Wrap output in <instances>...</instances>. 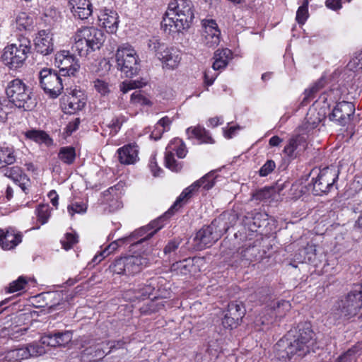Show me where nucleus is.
I'll return each instance as SVG.
<instances>
[{"label": "nucleus", "instance_id": "1", "mask_svg": "<svg viewBox=\"0 0 362 362\" xmlns=\"http://www.w3.org/2000/svg\"><path fill=\"white\" fill-rule=\"evenodd\" d=\"M315 333L309 322L300 323L296 334L279 339L274 346L276 356L282 360H298L315 352Z\"/></svg>", "mask_w": 362, "mask_h": 362}, {"label": "nucleus", "instance_id": "2", "mask_svg": "<svg viewBox=\"0 0 362 362\" xmlns=\"http://www.w3.org/2000/svg\"><path fill=\"white\" fill-rule=\"evenodd\" d=\"M192 8L193 4L190 0H174L170 2L161 23L163 30L170 34L189 28L194 18Z\"/></svg>", "mask_w": 362, "mask_h": 362}, {"label": "nucleus", "instance_id": "3", "mask_svg": "<svg viewBox=\"0 0 362 362\" xmlns=\"http://www.w3.org/2000/svg\"><path fill=\"white\" fill-rule=\"evenodd\" d=\"M362 307V285L357 284L346 295L341 296L333 305L330 317L335 322L347 320L356 316Z\"/></svg>", "mask_w": 362, "mask_h": 362}, {"label": "nucleus", "instance_id": "4", "mask_svg": "<svg viewBox=\"0 0 362 362\" xmlns=\"http://www.w3.org/2000/svg\"><path fill=\"white\" fill-rule=\"evenodd\" d=\"M72 39V52L81 57H86L101 47L105 42V34L94 27H82L76 30Z\"/></svg>", "mask_w": 362, "mask_h": 362}, {"label": "nucleus", "instance_id": "5", "mask_svg": "<svg viewBox=\"0 0 362 362\" xmlns=\"http://www.w3.org/2000/svg\"><path fill=\"white\" fill-rule=\"evenodd\" d=\"M339 170L334 166L326 167L318 170L315 177H312L310 187L315 196H322L336 188L335 184L339 177Z\"/></svg>", "mask_w": 362, "mask_h": 362}, {"label": "nucleus", "instance_id": "6", "mask_svg": "<svg viewBox=\"0 0 362 362\" xmlns=\"http://www.w3.org/2000/svg\"><path fill=\"white\" fill-rule=\"evenodd\" d=\"M115 59L117 69L127 77H132L139 72L140 66L138 56L131 45H120L117 49Z\"/></svg>", "mask_w": 362, "mask_h": 362}, {"label": "nucleus", "instance_id": "7", "mask_svg": "<svg viewBox=\"0 0 362 362\" xmlns=\"http://www.w3.org/2000/svg\"><path fill=\"white\" fill-rule=\"evenodd\" d=\"M149 264V260L143 256H129L116 259L110 270L117 274L134 275L139 273Z\"/></svg>", "mask_w": 362, "mask_h": 362}, {"label": "nucleus", "instance_id": "8", "mask_svg": "<svg viewBox=\"0 0 362 362\" xmlns=\"http://www.w3.org/2000/svg\"><path fill=\"white\" fill-rule=\"evenodd\" d=\"M30 41L28 39H23L18 44H12L5 47L2 54V59L5 64L11 69H16L21 66L28 57L30 52Z\"/></svg>", "mask_w": 362, "mask_h": 362}, {"label": "nucleus", "instance_id": "9", "mask_svg": "<svg viewBox=\"0 0 362 362\" xmlns=\"http://www.w3.org/2000/svg\"><path fill=\"white\" fill-rule=\"evenodd\" d=\"M214 180L215 173L210 172L185 189L170 208L168 213L174 214L175 211H177L192 197L193 193L197 191L199 187H202L206 190L212 188L215 184Z\"/></svg>", "mask_w": 362, "mask_h": 362}, {"label": "nucleus", "instance_id": "10", "mask_svg": "<svg viewBox=\"0 0 362 362\" xmlns=\"http://www.w3.org/2000/svg\"><path fill=\"white\" fill-rule=\"evenodd\" d=\"M40 84L43 90H67L70 88L69 78H63L57 71L50 69L44 68L39 72Z\"/></svg>", "mask_w": 362, "mask_h": 362}, {"label": "nucleus", "instance_id": "11", "mask_svg": "<svg viewBox=\"0 0 362 362\" xmlns=\"http://www.w3.org/2000/svg\"><path fill=\"white\" fill-rule=\"evenodd\" d=\"M46 352L45 347L39 343L33 342L25 346L11 349L4 354V361L8 362H21L30 357H36Z\"/></svg>", "mask_w": 362, "mask_h": 362}, {"label": "nucleus", "instance_id": "12", "mask_svg": "<svg viewBox=\"0 0 362 362\" xmlns=\"http://www.w3.org/2000/svg\"><path fill=\"white\" fill-rule=\"evenodd\" d=\"M173 214H169L168 211L166 212L165 216H160L157 219L152 221L147 226L139 228L134 230L129 236L126 237L125 240H129V243L132 240H136L132 245H137L144 243L146 240L151 238L157 231L160 230L164 226V221L166 216L173 215Z\"/></svg>", "mask_w": 362, "mask_h": 362}, {"label": "nucleus", "instance_id": "13", "mask_svg": "<svg viewBox=\"0 0 362 362\" xmlns=\"http://www.w3.org/2000/svg\"><path fill=\"white\" fill-rule=\"evenodd\" d=\"M173 214H169L168 211L166 212L165 216H160L157 219L152 221L147 226L139 228L134 230L129 236L126 237L125 240H129V243L132 240H136L132 245H137L144 243L146 240L151 238L157 231L160 230L164 226V221L166 216L173 215Z\"/></svg>", "mask_w": 362, "mask_h": 362}, {"label": "nucleus", "instance_id": "14", "mask_svg": "<svg viewBox=\"0 0 362 362\" xmlns=\"http://www.w3.org/2000/svg\"><path fill=\"white\" fill-rule=\"evenodd\" d=\"M216 223L220 224V218L214 220L206 227H203L196 233L194 238L195 247L202 250L212 245L221 236V231H216Z\"/></svg>", "mask_w": 362, "mask_h": 362}, {"label": "nucleus", "instance_id": "15", "mask_svg": "<svg viewBox=\"0 0 362 362\" xmlns=\"http://www.w3.org/2000/svg\"><path fill=\"white\" fill-rule=\"evenodd\" d=\"M201 42L209 48L216 47L221 42V30L214 19L202 21Z\"/></svg>", "mask_w": 362, "mask_h": 362}, {"label": "nucleus", "instance_id": "16", "mask_svg": "<svg viewBox=\"0 0 362 362\" xmlns=\"http://www.w3.org/2000/svg\"><path fill=\"white\" fill-rule=\"evenodd\" d=\"M54 64L59 68L58 73L63 78L74 76L80 68L77 60L65 51L56 54Z\"/></svg>", "mask_w": 362, "mask_h": 362}, {"label": "nucleus", "instance_id": "17", "mask_svg": "<svg viewBox=\"0 0 362 362\" xmlns=\"http://www.w3.org/2000/svg\"><path fill=\"white\" fill-rule=\"evenodd\" d=\"M355 112V105L351 102L341 101L338 103L329 114V119L340 126H346L352 119Z\"/></svg>", "mask_w": 362, "mask_h": 362}, {"label": "nucleus", "instance_id": "18", "mask_svg": "<svg viewBox=\"0 0 362 362\" xmlns=\"http://www.w3.org/2000/svg\"><path fill=\"white\" fill-rule=\"evenodd\" d=\"M291 308V305L288 300H272L266 309L268 316L264 315L257 317L255 323H261L262 325L269 324L274 317L284 316L287 311L290 310Z\"/></svg>", "mask_w": 362, "mask_h": 362}, {"label": "nucleus", "instance_id": "19", "mask_svg": "<svg viewBox=\"0 0 362 362\" xmlns=\"http://www.w3.org/2000/svg\"><path fill=\"white\" fill-rule=\"evenodd\" d=\"M28 92H4L7 103H11L18 108L30 110L35 107L36 102Z\"/></svg>", "mask_w": 362, "mask_h": 362}, {"label": "nucleus", "instance_id": "20", "mask_svg": "<svg viewBox=\"0 0 362 362\" xmlns=\"http://www.w3.org/2000/svg\"><path fill=\"white\" fill-rule=\"evenodd\" d=\"M105 342L101 341L95 343L94 341L85 339H82L83 347L89 346L84 349V354L90 356V361L92 362H97L105 357H107V349Z\"/></svg>", "mask_w": 362, "mask_h": 362}, {"label": "nucleus", "instance_id": "21", "mask_svg": "<svg viewBox=\"0 0 362 362\" xmlns=\"http://www.w3.org/2000/svg\"><path fill=\"white\" fill-rule=\"evenodd\" d=\"M4 175L16 183L25 194L28 193L29 189L31 187V182L20 167L6 168L4 170Z\"/></svg>", "mask_w": 362, "mask_h": 362}, {"label": "nucleus", "instance_id": "22", "mask_svg": "<svg viewBox=\"0 0 362 362\" xmlns=\"http://www.w3.org/2000/svg\"><path fill=\"white\" fill-rule=\"evenodd\" d=\"M52 33L49 30L38 32L34 40L35 49L42 55H48L54 50Z\"/></svg>", "mask_w": 362, "mask_h": 362}, {"label": "nucleus", "instance_id": "23", "mask_svg": "<svg viewBox=\"0 0 362 362\" xmlns=\"http://www.w3.org/2000/svg\"><path fill=\"white\" fill-rule=\"evenodd\" d=\"M69 6L73 16L80 20H86L92 14V4L89 0H69Z\"/></svg>", "mask_w": 362, "mask_h": 362}, {"label": "nucleus", "instance_id": "24", "mask_svg": "<svg viewBox=\"0 0 362 362\" xmlns=\"http://www.w3.org/2000/svg\"><path fill=\"white\" fill-rule=\"evenodd\" d=\"M98 20L108 33H114L117 31L119 21L115 10L104 8L98 15Z\"/></svg>", "mask_w": 362, "mask_h": 362}, {"label": "nucleus", "instance_id": "25", "mask_svg": "<svg viewBox=\"0 0 362 362\" xmlns=\"http://www.w3.org/2000/svg\"><path fill=\"white\" fill-rule=\"evenodd\" d=\"M22 241V235L10 228L6 232L0 229V246L4 250L14 248Z\"/></svg>", "mask_w": 362, "mask_h": 362}, {"label": "nucleus", "instance_id": "26", "mask_svg": "<svg viewBox=\"0 0 362 362\" xmlns=\"http://www.w3.org/2000/svg\"><path fill=\"white\" fill-rule=\"evenodd\" d=\"M322 115L315 108H310L299 129L301 134H309L314 130L322 121Z\"/></svg>", "mask_w": 362, "mask_h": 362}, {"label": "nucleus", "instance_id": "27", "mask_svg": "<svg viewBox=\"0 0 362 362\" xmlns=\"http://www.w3.org/2000/svg\"><path fill=\"white\" fill-rule=\"evenodd\" d=\"M305 146V139L303 136L298 135L289 139L288 144L284 147V153L289 158H293L303 151Z\"/></svg>", "mask_w": 362, "mask_h": 362}, {"label": "nucleus", "instance_id": "28", "mask_svg": "<svg viewBox=\"0 0 362 362\" xmlns=\"http://www.w3.org/2000/svg\"><path fill=\"white\" fill-rule=\"evenodd\" d=\"M119 160L122 164H132L136 160L138 150L134 144H127L117 150Z\"/></svg>", "mask_w": 362, "mask_h": 362}, {"label": "nucleus", "instance_id": "29", "mask_svg": "<svg viewBox=\"0 0 362 362\" xmlns=\"http://www.w3.org/2000/svg\"><path fill=\"white\" fill-rule=\"evenodd\" d=\"M232 52L227 48L217 49L214 52L212 67L214 70L220 71L226 67L229 61L232 59Z\"/></svg>", "mask_w": 362, "mask_h": 362}, {"label": "nucleus", "instance_id": "30", "mask_svg": "<svg viewBox=\"0 0 362 362\" xmlns=\"http://www.w3.org/2000/svg\"><path fill=\"white\" fill-rule=\"evenodd\" d=\"M162 55L163 57L159 58L158 59L170 69L176 68L181 60L180 51L173 47H167Z\"/></svg>", "mask_w": 362, "mask_h": 362}, {"label": "nucleus", "instance_id": "31", "mask_svg": "<svg viewBox=\"0 0 362 362\" xmlns=\"http://www.w3.org/2000/svg\"><path fill=\"white\" fill-rule=\"evenodd\" d=\"M189 139L196 138L201 143L213 144L214 139L204 127L200 126L196 127H189L186 130Z\"/></svg>", "mask_w": 362, "mask_h": 362}, {"label": "nucleus", "instance_id": "32", "mask_svg": "<svg viewBox=\"0 0 362 362\" xmlns=\"http://www.w3.org/2000/svg\"><path fill=\"white\" fill-rule=\"evenodd\" d=\"M64 109L69 113L81 110L85 103L81 100L76 95V92H69V95L63 98Z\"/></svg>", "mask_w": 362, "mask_h": 362}, {"label": "nucleus", "instance_id": "33", "mask_svg": "<svg viewBox=\"0 0 362 362\" xmlns=\"http://www.w3.org/2000/svg\"><path fill=\"white\" fill-rule=\"evenodd\" d=\"M362 344L358 343L341 354L335 362H356L357 358L361 354Z\"/></svg>", "mask_w": 362, "mask_h": 362}, {"label": "nucleus", "instance_id": "34", "mask_svg": "<svg viewBox=\"0 0 362 362\" xmlns=\"http://www.w3.org/2000/svg\"><path fill=\"white\" fill-rule=\"evenodd\" d=\"M15 151L12 147H3L0 148V168H6L16 162Z\"/></svg>", "mask_w": 362, "mask_h": 362}, {"label": "nucleus", "instance_id": "35", "mask_svg": "<svg viewBox=\"0 0 362 362\" xmlns=\"http://www.w3.org/2000/svg\"><path fill=\"white\" fill-rule=\"evenodd\" d=\"M149 80L147 78H141L135 80L124 81L120 85V90H132L140 89L148 86Z\"/></svg>", "mask_w": 362, "mask_h": 362}, {"label": "nucleus", "instance_id": "36", "mask_svg": "<svg viewBox=\"0 0 362 362\" xmlns=\"http://www.w3.org/2000/svg\"><path fill=\"white\" fill-rule=\"evenodd\" d=\"M93 86L96 90H110L115 89L116 80L110 77H100L92 81Z\"/></svg>", "mask_w": 362, "mask_h": 362}, {"label": "nucleus", "instance_id": "37", "mask_svg": "<svg viewBox=\"0 0 362 362\" xmlns=\"http://www.w3.org/2000/svg\"><path fill=\"white\" fill-rule=\"evenodd\" d=\"M166 150L171 153H175L179 158L186 156L187 149L183 141L180 139H174L166 147Z\"/></svg>", "mask_w": 362, "mask_h": 362}, {"label": "nucleus", "instance_id": "38", "mask_svg": "<svg viewBox=\"0 0 362 362\" xmlns=\"http://www.w3.org/2000/svg\"><path fill=\"white\" fill-rule=\"evenodd\" d=\"M148 47L159 59L163 57L162 54L166 49L167 46L158 37H153L148 40Z\"/></svg>", "mask_w": 362, "mask_h": 362}, {"label": "nucleus", "instance_id": "39", "mask_svg": "<svg viewBox=\"0 0 362 362\" xmlns=\"http://www.w3.org/2000/svg\"><path fill=\"white\" fill-rule=\"evenodd\" d=\"M58 158L65 164H72L76 158L75 148L72 146H64L60 148L58 153Z\"/></svg>", "mask_w": 362, "mask_h": 362}, {"label": "nucleus", "instance_id": "40", "mask_svg": "<svg viewBox=\"0 0 362 362\" xmlns=\"http://www.w3.org/2000/svg\"><path fill=\"white\" fill-rule=\"evenodd\" d=\"M107 351V356L116 352H121L122 354H127V350L126 349V342L124 340L117 341H105Z\"/></svg>", "mask_w": 362, "mask_h": 362}, {"label": "nucleus", "instance_id": "41", "mask_svg": "<svg viewBox=\"0 0 362 362\" xmlns=\"http://www.w3.org/2000/svg\"><path fill=\"white\" fill-rule=\"evenodd\" d=\"M33 20L26 13H21L16 18L17 28L20 30H30Z\"/></svg>", "mask_w": 362, "mask_h": 362}, {"label": "nucleus", "instance_id": "42", "mask_svg": "<svg viewBox=\"0 0 362 362\" xmlns=\"http://www.w3.org/2000/svg\"><path fill=\"white\" fill-rule=\"evenodd\" d=\"M245 313L242 303L231 302L228 304L227 313L234 317L236 320H241Z\"/></svg>", "mask_w": 362, "mask_h": 362}, {"label": "nucleus", "instance_id": "43", "mask_svg": "<svg viewBox=\"0 0 362 362\" xmlns=\"http://www.w3.org/2000/svg\"><path fill=\"white\" fill-rule=\"evenodd\" d=\"M165 163L166 168L173 172H179L182 168L181 162H177L175 158L174 153L169 152L165 149Z\"/></svg>", "mask_w": 362, "mask_h": 362}, {"label": "nucleus", "instance_id": "44", "mask_svg": "<svg viewBox=\"0 0 362 362\" xmlns=\"http://www.w3.org/2000/svg\"><path fill=\"white\" fill-rule=\"evenodd\" d=\"M341 88L346 90L351 89L354 90L362 89V79L360 78H355V76H352L351 74L349 75L348 77L344 79V83H343Z\"/></svg>", "mask_w": 362, "mask_h": 362}, {"label": "nucleus", "instance_id": "45", "mask_svg": "<svg viewBox=\"0 0 362 362\" xmlns=\"http://www.w3.org/2000/svg\"><path fill=\"white\" fill-rule=\"evenodd\" d=\"M153 287L151 285H139L138 288L134 289V298L139 300L148 298L153 291Z\"/></svg>", "mask_w": 362, "mask_h": 362}, {"label": "nucleus", "instance_id": "46", "mask_svg": "<svg viewBox=\"0 0 362 362\" xmlns=\"http://www.w3.org/2000/svg\"><path fill=\"white\" fill-rule=\"evenodd\" d=\"M28 284L26 277L21 276L16 281H12L9 284L8 288H6L7 293H14L23 290L25 285Z\"/></svg>", "mask_w": 362, "mask_h": 362}, {"label": "nucleus", "instance_id": "47", "mask_svg": "<svg viewBox=\"0 0 362 362\" xmlns=\"http://www.w3.org/2000/svg\"><path fill=\"white\" fill-rule=\"evenodd\" d=\"M346 68L353 73L362 70V52L355 54L348 63Z\"/></svg>", "mask_w": 362, "mask_h": 362}, {"label": "nucleus", "instance_id": "48", "mask_svg": "<svg viewBox=\"0 0 362 362\" xmlns=\"http://www.w3.org/2000/svg\"><path fill=\"white\" fill-rule=\"evenodd\" d=\"M25 136L36 142H47L50 140L49 136L42 131L30 130L25 132Z\"/></svg>", "mask_w": 362, "mask_h": 362}, {"label": "nucleus", "instance_id": "49", "mask_svg": "<svg viewBox=\"0 0 362 362\" xmlns=\"http://www.w3.org/2000/svg\"><path fill=\"white\" fill-rule=\"evenodd\" d=\"M55 333L57 341V346H65L72 340L73 333L71 331H55Z\"/></svg>", "mask_w": 362, "mask_h": 362}, {"label": "nucleus", "instance_id": "50", "mask_svg": "<svg viewBox=\"0 0 362 362\" xmlns=\"http://www.w3.org/2000/svg\"><path fill=\"white\" fill-rule=\"evenodd\" d=\"M35 212L37 216V221L40 222L41 224H45L48 221L50 216L49 207L48 205H40Z\"/></svg>", "mask_w": 362, "mask_h": 362}, {"label": "nucleus", "instance_id": "51", "mask_svg": "<svg viewBox=\"0 0 362 362\" xmlns=\"http://www.w3.org/2000/svg\"><path fill=\"white\" fill-rule=\"evenodd\" d=\"M257 250L255 247H249L243 249L238 254L240 255L242 261L245 260L247 262H250L255 259Z\"/></svg>", "mask_w": 362, "mask_h": 362}, {"label": "nucleus", "instance_id": "52", "mask_svg": "<svg viewBox=\"0 0 362 362\" xmlns=\"http://www.w3.org/2000/svg\"><path fill=\"white\" fill-rule=\"evenodd\" d=\"M308 0H304L296 12V21L299 24H304L308 17Z\"/></svg>", "mask_w": 362, "mask_h": 362}, {"label": "nucleus", "instance_id": "53", "mask_svg": "<svg viewBox=\"0 0 362 362\" xmlns=\"http://www.w3.org/2000/svg\"><path fill=\"white\" fill-rule=\"evenodd\" d=\"M131 103L134 105H151L152 103L148 97L141 92H134L131 95Z\"/></svg>", "mask_w": 362, "mask_h": 362}, {"label": "nucleus", "instance_id": "54", "mask_svg": "<svg viewBox=\"0 0 362 362\" xmlns=\"http://www.w3.org/2000/svg\"><path fill=\"white\" fill-rule=\"evenodd\" d=\"M78 242V236L73 233H66L65 237L61 240V243L64 250H68Z\"/></svg>", "mask_w": 362, "mask_h": 362}, {"label": "nucleus", "instance_id": "55", "mask_svg": "<svg viewBox=\"0 0 362 362\" xmlns=\"http://www.w3.org/2000/svg\"><path fill=\"white\" fill-rule=\"evenodd\" d=\"M40 345H46L51 347H57V341L55 331L42 336L40 339Z\"/></svg>", "mask_w": 362, "mask_h": 362}, {"label": "nucleus", "instance_id": "56", "mask_svg": "<svg viewBox=\"0 0 362 362\" xmlns=\"http://www.w3.org/2000/svg\"><path fill=\"white\" fill-rule=\"evenodd\" d=\"M276 168V164L274 160H268L259 169V174L261 177L267 176Z\"/></svg>", "mask_w": 362, "mask_h": 362}, {"label": "nucleus", "instance_id": "57", "mask_svg": "<svg viewBox=\"0 0 362 362\" xmlns=\"http://www.w3.org/2000/svg\"><path fill=\"white\" fill-rule=\"evenodd\" d=\"M274 190L275 188L265 187L262 189L259 190L256 193L255 197L257 199L259 200L269 199L272 198Z\"/></svg>", "mask_w": 362, "mask_h": 362}, {"label": "nucleus", "instance_id": "58", "mask_svg": "<svg viewBox=\"0 0 362 362\" xmlns=\"http://www.w3.org/2000/svg\"><path fill=\"white\" fill-rule=\"evenodd\" d=\"M124 242L129 243V240H125V238L111 243L108 246L105 247L103 251H102V255H103V257L108 256L118 248V247L120 245V243Z\"/></svg>", "mask_w": 362, "mask_h": 362}, {"label": "nucleus", "instance_id": "59", "mask_svg": "<svg viewBox=\"0 0 362 362\" xmlns=\"http://www.w3.org/2000/svg\"><path fill=\"white\" fill-rule=\"evenodd\" d=\"M26 88L27 87L22 80L19 78H15L8 83L6 90H18L21 89L25 90Z\"/></svg>", "mask_w": 362, "mask_h": 362}, {"label": "nucleus", "instance_id": "60", "mask_svg": "<svg viewBox=\"0 0 362 362\" xmlns=\"http://www.w3.org/2000/svg\"><path fill=\"white\" fill-rule=\"evenodd\" d=\"M240 320H236V319L228 313H226L222 320V324L224 327L233 329L236 327Z\"/></svg>", "mask_w": 362, "mask_h": 362}, {"label": "nucleus", "instance_id": "61", "mask_svg": "<svg viewBox=\"0 0 362 362\" xmlns=\"http://www.w3.org/2000/svg\"><path fill=\"white\" fill-rule=\"evenodd\" d=\"M86 206L83 203L75 202L71 205L68 206V211L69 214L72 216L76 213H84L86 211Z\"/></svg>", "mask_w": 362, "mask_h": 362}, {"label": "nucleus", "instance_id": "62", "mask_svg": "<svg viewBox=\"0 0 362 362\" xmlns=\"http://www.w3.org/2000/svg\"><path fill=\"white\" fill-rule=\"evenodd\" d=\"M125 122V118L123 116L114 118L111 123L109 124V127L112 129V131H114V133L116 134L121 128L122 124Z\"/></svg>", "mask_w": 362, "mask_h": 362}, {"label": "nucleus", "instance_id": "63", "mask_svg": "<svg viewBox=\"0 0 362 362\" xmlns=\"http://www.w3.org/2000/svg\"><path fill=\"white\" fill-rule=\"evenodd\" d=\"M180 245V241L178 240H171L170 241L164 248L165 255H170L172 253H174Z\"/></svg>", "mask_w": 362, "mask_h": 362}, {"label": "nucleus", "instance_id": "64", "mask_svg": "<svg viewBox=\"0 0 362 362\" xmlns=\"http://www.w3.org/2000/svg\"><path fill=\"white\" fill-rule=\"evenodd\" d=\"M127 354H122L121 352H116L115 354L107 356L105 362H123V360Z\"/></svg>", "mask_w": 362, "mask_h": 362}]
</instances>
